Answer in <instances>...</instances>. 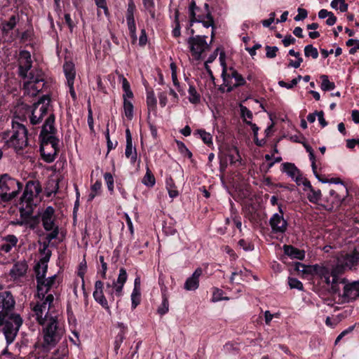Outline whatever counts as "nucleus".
I'll return each mask as SVG.
<instances>
[{
    "instance_id": "1a4fd4ad",
    "label": "nucleus",
    "mask_w": 359,
    "mask_h": 359,
    "mask_svg": "<svg viewBox=\"0 0 359 359\" xmlns=\"http://www.w3.org/2000/svg\"><path fill=\"white\" fill-rule=\"evenodd\" d=\"M52 252L48 250L44 257L40 259L39 262L34 266V272L36 273V283L39 285H43L45 278L48 271V262H49Z\"/></svg>"
},
{
    "instance_id": "aec40b11",
    "label": "nucleus",
    "mask_w": 359,
    "mask_h": 359,
    "mask_svg": "<svg viewBox=\"0 0 359 359\" xmlns=\"http://www.w3.org/2000/svg\"><path fill=\"white\" fill-rule=\"evenodd\" d=\"M232 76H233V79H235V83L233 84H232L231 81L230 80L228 82V85H224L225 86H226V93H231L234 89H236L238 88L245 86L247 85L245 79L239 72H235Z\"/></svg>"
},
{
    "instance_id": "39448f33",
    "label": "nucleus",
    "mask_w": 359,
    "mask_h": 359,
    "mask_svg": "<svg viewBox=\"0 0 359 359\" xmlns=\"http://www.w3.org/2000/svg\"><path fill=\"white\" fill-rule=\"evenodd\" d=\"M12 130V135L6 144L8 147L14 148L16 151H22L28 144L27 129L23 124L13 121Z\"/></svg>"
},
{
    "instance_id": "de8ad7c7",
    "label": "nucleus",
    "mask_w": 359,
    "mask_h": 359,
    "mask_svg": "<svg viewBox=\"0 0 359 359\" xmlns=\"http://www.w3.org/2000/svg\"><path fill=\"white\" fill-rule=\"evenodd\" d=\"M288 285L291 289H297L299 291L304 290L302 283L296 278L289 277Z\"/></svg>"
},
{
    "instance_id": "bb28decb",
    "label": "nucleus",
    "mask_w": 359,
    "mask_h": 359,
    "mask_svg": "<svg viewBox=\"0 0 359 359\" xmlns=\"http://www.w3.org/2000/svg\"><path fill=\"white\" fill-rule=\"evenodd\" d=\"M142 182L147 187H153L156 184L155 177L148 166H147L146 173Z\"/></svg>"
},
{
    "instance_id": "338daca9",
    "label": "nucleus",
    "mask_w": 359,
    "mask_h": 359,
    "mask_svg": "<svg viewBox=\"0 0 359 359\" xmlns=\"http://www.w3.org/2000/svg\"><path fill=\"white\" fill-rule=\"evenodd\" d=\"M348 261L352 266H357L359 264V252L354 250L348 257Z\"/></svg>"
},
{
    "instance_id": "f257e3e1",
    "label": "nucleus",
    "mask_w": 359,
    "mask_h": 359,
    "mask_svg": "<svg viewBox=\"0 0 359 359\" xmlns=\"http://www.w3.org/2000/svg\"><path fill=\"white\" fill-rule=\"evenodd\" d=\"M55 121V114L52 113L45 120L39 137L41 142L39 149L41 156L43 160L48 163L55 161L60 151V140L55 135L57 133Z\"/></svg>"
},
{
    "instance_id": "37998d69",
    "label": "nucleus",
    "mask_w": 359,
    "mask_h": 359,
    "mask_svg": "<svg viewBox=\"0 0 359 359\" xmlns=\"http://www.w3.org/2000/svg\"><path fill=\"white\" fill-rule=\"evenodd\" d=\"M235 72H238L233 67H228L226 66V75L224 77L223 76V70L222 71L221 77L222 79V81L224 82V85H228V82L233 79V74Z\"/></svg>"
},
{
    "instance_id": "680f3d73",
    "label": "nucleus",
    "mask_w": 359,
    "mask_h": 359,
    "mask_svg": "<svg viewBox=\"0 0 359 359\" xmlns=\"http://www.w3.org/2000/svg\"><path fill=\"white\" fill-rule=\"evenodd\" d=\"M219 170L221 172H224L227 168L228 159H227L226 156H225L224 155L223 151H222L221 150L219 151Z\"/></svg>"
},
{
    "instance_id": "5fc2aeb1",
    "label": "nucleus",
    "mask_w": 359,
    "mask_h": 359,
    "mask_svg": "<svg viewBox=\"0 0 359 359\" xmlns=\"http://www.w3.org/2000/svg\"><path fill=\"white\" fill-rule=\"evenodd\" d=\"M238 244L245 251H252L255 248V245L252 242L245 239L239 240Z\"/></svg>"
},
{
    "instance_id": "f03ea898",
    "label": "nucleus",
    "mask_w": 359,
    "mask_h": 359,
    "mask_svg": "<svg viewBox=\"0 0 359 359\" xmlns=\"http://www.w3.org/2000/svg\"><path fill=\"white\" fill-rule=\"evenodd\" d=\"M1 331L6 338L7 345L12 344L22 324V319L19 314L8 313L5 311H0Z\"/></svg>"
},
{
    "instance_id": "cd10ccee",
    "label": "nucleus",
    "mask_w": 359,
    "mask_h": 359,
    "mask_svg": "<svg viewBox=\"0 0 359 359\" xmlns=\"http://www.w3.org/2000/svg\"><path fill=\"white\" fill-rule=\"evenodd\" d=\"M157 100L153 90H147V104L149 111H156Z\"/></svg>"
},
{
    "instance_id": "4be33fe9",
    "label": "nucleus",
    "mask_w": 359,
    "mask_h": 359,
    "mask_svg": "<svg viewBox=\"0 0 359 359\" xmlns=\"http://www.w3.org/2000/svg\"><path fill=\"white\" fill-rule=\"evenodd\" d=\"M281 171L285 172L292 179H294L297 174H299V169L292 163H283L281 165Z\"/></svg>"
},
{
    "instance_id": "e2e57ef3",
    "label": "nucleus",
    "mask_w": 359,
    "mask_h": 359,
    "mask_svg": "<svg viewBox=\"0 0 359 359\" xmlns=\"http://www.w3.org/2000/svg\"><path fill=\"white\" fill-rule=\"evenodd\" d=\"M42 120L43 119L41 118V116H39L37 114V109L33 108L32 115L30 116V123L32 125H37L40 123L42 121Z\"/></svg>"
},
{
    "instance_id": "a211bd4d",
    "label": "nucleus",
    "mask_w": 359,
    "mask_h": 359,
    "mask_svg": "<svg viewBox=\"0 0 359 359\" xmlns=\"http://www.w3.org/2000/svg\"><path fill=\"white\" fill-rule=\"evenodd\" d=\"M283 252L285 255L291 259H297L302 261L305 258V251L298 249L292 245H284Z\"/></svg>"
},
{
    "instance_id": "423d86ee",
    "label": "nucleus",
    "mask_w": 359,
    "mask_h": 359,
    "mask_svg": "<svg viewBox=\"0 0 359 359\" xmlns=\"http://www.w3.org/2000/svg\"><path fill=\"white\" fill-rule=\"evenodd\" d=\"M206 39L207 36L205 35H196L190 36L187 39L190 52L196 60H201L203 58L202 54L205 50L210 49V46L208 44Z\"/></svg>"
},
{
    "instance_id": "393cba45",
    "label": "nucleus",
    "mask_w": 359,
    "mask_h": 359,
    "mask_svg": "<svg viewBox=\"0 0 359 359\" xmlns=\"http://www.w3.org/2000/svg\"><path fill=\"white\" fill-rule=\"evenodd\" d=\"M64 72L67 82H72L75 79V69L72 62H65L63 66Z\"/></svg>"
},
{
    "instance_id": "c756f323",
    "label": "nucleus",
    "mask_w": 359,
    "mask_h": 359,
    "mask_svg": "<svg viewBox=\"0 0 359 359\" xmlns=\"http://www.w3.org/2000/svg\"><path fill=\"white\" fill-rule=\"evenodd\" d=\"M126 147L125 151V155L127 158H130L133 155L134 150L133 147L132 136L129 128L126 130Z\"/></svg>"
},
{
    "instance_id": "774afa93",
    "label": "nucleus",
    "mask_w": 359,
    "mask_h": 359,
    "mask_svg": "<svg viewBox=\"0 0 359 359\" xmlns=\"http://www.w3.org/2000/svg\"><path fill=\"white\" fill-rule=\"evenodd\" d=\"M56 278H57L56 275L52 276L51 277H49L48 279L45 278V283L43 284V287H46V290L47 291L49 292L50 290L51 289V287L54 285Z\"/></svg>"
},
{
    "instance_id": "49530a36",
    "label": "nucleus",
    "mask_w": 359,
    "mask_h": 359,
    "mask_svg": "<svg viewBox=\"0 0 359 359\" xmlns=\"http://www.w3.org/2000/svg\"><path fill=\"white\" fill-rule=\"evenodd\" d=\"M132 309H135L141 302V292L138 290L133 289L131 294Z\"/></svg>"
},
{
    "instance_id": "4468645a",
    "label": "nucleus",
    "mask_w": 359,
    "mask_h": 359,
    "mask_svg": "<svg viewBox=\"0 0 359 359\" xmlns=\"http://www.w3.org/2000/svg\"><path fill=\"white\" fill-rule=\"evenodd\" d=\"M342 297L347 302H354L359 298V280L345 285Z\"/></svg>"
},
{
    "instance_id": "8fccbe9b",
    "label": "nucleus",
    "mask_w": 359,
    "mask_h": 359,
    "mask_svg": "<svg viewBox=\"0 0 359 359\" xmlns=\"http://www.w3.org/2000/svg\"><path fill=\"white\" fill-rule=\"evenodd\" d=\"M104 179L106 182L107 189L111 194L114 192V177L110 172H105Z\"/></svg>"
},
{
    "instance_id": "9b49d317",
    "label": "nucleus",
    "mask_w": 359,
    "mask_h": 359,
    "mask_svg": "<svg viewBox=\"0 0 359 359\" xmlns=\"http://www.w3.org/2000/svg\"><path fill=\"white\" fill-rule=\"evenodd\" d=\"M55 212V209L52 206H48L41 212L42 226L46 231H49L53 227L58 226L56 224Z\"/></svg>"
},
{
    "instance_id": "9d476101",
    "label": "nucleus",
    "mask_w": 359,
    "mask_h": 359,
    "mask_svg": "<svg viewBox=\"0 0 359 359\" xmlns=\"http://www.w3.org/2000/svg\"><path fill=\"white\" fill-rule=\"evenodd\" d=\"M18 74L22 79H27L29 76V71L32 67L31 54L28 50H22L19 53Z\"/></svg>"
},
{
    "instance_id": "20e7f679",
    "label": "nucleus",
    "mask_w": 359,
    "mask_h": 359,
    "mask_svg": "<svg viewBox=\"0 0 359 359\" xmlns=\"http://www.w3.org/2000/svg\"><path fill=\"white\" fill-rule=\"evenodd\" d=\"M62 333L57 320L52 318L43 330V341L41 344L43 351L47 352L55 347L61 339Z\"/></svg>"
},
{
    "instance_id": "dca6fc26",
    "label": "nucleus",
    "mask_w": 359,
    "mask_h": 359,
    "mask_svg": "<svg viewBox=\"0 0 359 359\" xmlns=\"http://www.w3.org/2000/svg\"><path fill=\"white\" fill-rule=\"evenodd\" d=\"M15 304V302L11 291L0 292L1 311H5L8 313L14 308Z\"/></svg>"
},
{
    "instance_id": "864d4df0",
    "label": "nucleus",
    "mask_w": 359,
    "mask_h": 359,
    "mask_svg": "<svg viewBox=\"0 0 359 359\" xmlns=\"http://www.w3.org/2000/svg\"><path fill=\"white\" fill-rule=\"evenodd\" d=\"M68 353V348L66 345L60 346L58 349L55 350L53 353L55 359L63 358Z\"/></svg>"
},
{
    "instance_id": "58836bf2",
    "label": "nucleus",
    "mask_w": 359,
    "mask_h": 359,
    "mask_svg": "<svg viewBox=\"0 0 359 359\" xmlns=\"http://www.w3.org/2000/svg\"><path fill=\"white\" fill-rule=\"evenodd\" d=\"M41 222V212H39L36 215H32L29 219L26 221L27 225H28L30 229H35Z\"/></svg>"
},
{
    "instance_id": "c03bdc74",
    "label": "nucleus",
    "mask_w": 359,
    "mask_h": 359,
    "mask_svg": "<svg viewBox=\"0 0 359 359\" xmlns=\"http://www.w3.org/2000/svg\"><path fill=\"white\" fill-rule=\"evenodd\" d=\"M177 145L179 149V151L181 154H182L184 157H187L193 161L192 153L189 150L187 146L181 141H177Z\"/></svg>"
},
{
    "instance_id": "7c9ffc66",
    "label": "nucleus",
    "mask_w": 359,
    "mask_h": 359,
    "mask_svg": "<svg viewBox=\"0 0 359 359\" xmlns=\"http://www.w3.org/2000/svg\"><path fill=\"white\" fill-rule=\"evenodd\" d=\"M233 151L235 154L238 156L239 158H241L238 150L236 147H228L226 149L225 152H223L224 155L226 156V158L229 159L231 164H234L238 159H236L234 154L232 153Z\"/></svg>"
},
{
    "instance_id": "b1692460",
    "label": "nucleus",
    "mask_w": 359,
    "mask_h": 359,
    "mask_svg": "<svg viewBox=\"0 0 359 359\" xmlns=\"http://www.w3.org/2000/svg\"><path fill=\"white\" fill-rule=\"evenodd\" d=\"M22 205H24V203ZM32 205H33V204H32L30 205V207L27 206V203H25V208L23 206L20 208V217L22 219V222L19 223L20 225H22L23 224H25L26 221L29 219L31 218V217L32 216V213H33Z\"/></svg>"
},
{
    "instance_id": "603ef678",
    "label": "nucleus",
    "mask_w": 359,
    "mask_h": 359,
    "mask_svg": "<svg viewBox=\"0 0 359 359\" xmlns=\"http://www.w3.org/2000/svg\"><path fill=\"white\" fill-rule=\"evenodd\" d=\"M135 10L136 6L133 0H129L126 11V20L135 19L134 13Z\"/></svg>"
},
{
    "instance_id": "69168bd1",
    "label": "nucleus",
    "mask_w": 359,
    "mask_h": 359,
    "mask_svg": "<svg viewBox=\"0 0 359 359\" xmlns=\"http://www.w3.org/2000/svg\"><path fill=\"white\" fill-rule=\"evenodd\" d=\"M197 22H201L204 27H212V29H216V26L214 21H208L205 20L204 15H199V20Z\"/></svg>"
},
{
    "instance_id": "3c124183",
    "label": "nucleus",
    "mask_w": 359,
    "mask_h": 359,
    "mask_svg": "<svg viewBox=\"0 0 359 359\" xmlns=\"http://www.w3.org/2000/svg\"><path fill=\"white\" fill-rule=\"evenodd\" d=\"M50 97L48 95H44L39 100L34 103L33 108L38 109L40 105H50Z\"/></svg>"
},
{
    "instance_id": "2f4dec72",
    "label": "nucleus",
    "mask_w": 359,
    "mask_h": 359,
    "mask_svg": "<svg viewBox=\"0 0 359 359\" xmlns=\"http://www.w3.org/2000/svg\"><path fill=\"white\" fill-rule=\"evenodd\" d=\"M123 110L128 120H132L134 115V107L133 103L126 98L123 100Z\"/></svg>"
},
{
    "instance_id": "0e129e2a",
    "label": "nucleus",
    "mask_w": 359,
    "mask_h": 359,
    "mask_svg": "<svg viewBox=\"0 0 359 359\" xmlns=\"http://www.w3.org/2000/svg\"><path fill=\"white\" fill-rule=\"evenodd\" d=\"M145 10L149 13L150 17L152 20L156 19V10H155V3L152 2L150 4L143 5Z\"/></svg>"
},
{
    "instance_id": "0eeeda50",
    "label": "nucleus",
    "mask_w": 359,
    "mask_h": 359,
    "mask_svg": "<svg viewBox=\"0 0 359 359\" xmlns=\"http://www.w3.org/2000/svg\"><path fill=\"white\" fill-rule=\"evenodd\" d=\"M41 191V186L38 180L28 181L20 197V204L27 203V206L30 207L33 204L34 197L37 196Z\"/></svg>"
},
{
    "instance_id": "a19ab883",
    "label": "nucleus",
    "mask_w": 359,
    "mask_h": 359,
    "mask_svg": "<svg viewBox=\"0 0 359 359\" xmlns=\"http://www.w3.org/2000/svg\"><path fill=\"white\" fill-rule=\"evenodd\" d=\"M304 55L306 57H312L313 59H317L318 57V51L316 48L313 47V45L309 44L304 47Z\"/></svg>"
},
{
    "instance_id": "79ce46f5",
    "label": "nucleus",
    "mask_w": 359,
    "mask_h": 359,
    "mask_svg": "<svg viewBox=\"0 0 359 359\" xmlns=\"http://www.w3.org/2000/svg\"><path fill=\"white\" fill-rule=\"evenodd\" d=\"M169 311V302L165 294L162 295V303L158 309V313L161 316L166 314Z\"/></svg>"
},
{
    "instance_id": "ddd939ff",
    "label": "nucleus",
    "mask_w": 359,
    "mask_h": 359,
    "mask_svg": "<svg viewBox=\"0 0 359 359\" xmlns=\"http://www.w3.org/2000/svg\"><path fill=\"white\" fill-rule=\"evenodd\" d=\"M27 79H29L28 83H32L31 88L36 92L41 91L46 85L43 73L41 70L29 72Z\"/></svg>"
},
{
    "instance_id": "473e14b6",
    "label": "nucleus",
    "mask_w": 359,
    "mask_h": 359,
    "mask_svg": "<svg viewBox=\"0 0 359 359\" xmlns=\"http://www.w3.org/2000/svg\"><path fill=\"white\" fill-rule=\"evenodd\" d=\"M309 191V192L307 194L308 200L313 204H317L322 196L320 190H316L314 188H313Z\"/></svg>"
},
{
    "instance_id": "7ed1b4c3",
    "label": "nucleus",
    "mask_w": 359,
    "mask_h": 359,
    "mask_svg": "<svg viewBox=\"0 0 359 359\" xmlns=\"http://www.w3.org/2000/svg\"><path fill=\"white\" fill-rule=\"evenodd\" d=\"M23 184L11 177L8 174H4L0 177V189L2 193L0 195L3 202H10L14 199L22 189Z\"/></svg>"
},
{
    "instance_id": "a878e982",
    "label": "nucleus",
    "mask_w": 359,
    "mask_h": 359,
    "mask_svg": "<svg viewBox=\"0 0 359 359\" xmlns=\"http://www.w3.org/2000/svg\"><path fill=\"white\" fill-rule=\"evenodd\" d=\"M194 135H199L202 139L204 144L208 147H212L213 145L212 137L210 133H207L203 129H198L194 132Z\"/></svg>"
},
{
    "instance_id": "052dcab7",
    "label": "nucleus",
    "mask_w": 359,
    "mask_h": 359,
    "mask_svg": "<svg viewBox=\"0 0 359 359\" xmlns=\"http://www.w3.org/2000/svg\"><path fill=\"white\" fill-rule=\"evenodd\" d=\"M266 57L268 58H274L276 57L277 52L278 51V48L277 46H266Z\"/></svg>"
},
{
    "instance_id": "4c0bfd02",
    "label": "nucleus",
    "mask_w": 359,
    "mask_h": 359,
    "mask_svg": "<svg viewBox=\"0 0 359 359\" xmlns=\"http://www.w3.org/2000/svg\"><path fill=\"white\" fill-rule=\"evenodd\" d=\"M97 9H102L106 17L110 16V13L107 6V0H93ZM100 12L97 10V15L100 16Z\"/></svg>"
},
{
    "instance_id": "6e6552de",
    "label": "nucleus",
    "mask_w": 359,
    "mask_h": 359,
    "mask_svg": "<svg viewBox=\"0 0 359 359\" xmlns=\"http://www.w3.org/2000/svg\"><path fill=\"white\" fill-rule=\"evenodd\" d=\"M278 210L280 214H273L269 219V224L273 233H284L287 231L288 223L287 220L283 218V210L281 204L278 205Z\"/></svg>"
},
{
    "instance_id": "a18cd8bd",
    "label": "nucleus",
    "mask_w": 359,
    "mask_h": 359,
    "mask_svg": "<svg viewBox=\"0 0 359 359\" xmlns=\"http://www.w3.org/2000/svg\"><path fill=\"white\" fill-rule=\"evenodd\" d=\"M294 270L298 272H302L304 275L311 276V265H305L304 264L300 262H295Z\"/></svg>"
},
{
    "instance_id": "c85d7f7f",
    "label": "nucleus",
    "mask_w": 359,
    "mask_h": 359,
    "mask_svg": "<svg viewBox=\"0 0 359 359\" xmlns=\"http://www.w3.org/2000/svg\"><path fill=\"white\" fill-rule=\"evenodd\" d=\"M188 92L189 94V100L191 104H196L201 102V95L194 85L189 84Z\"/></svg>"
},
{
    "instance_id": "6ab92c4d",
    "label": "nucleus",
    "mask_w": 359,
    "mask_h": 359,
    "mask_svg": "<svg viewBox=\"0 0 359 359\" xmlns=\"http://www.w3.org/2000/svg\"><path fill=\"white\" fill-rule=\"evenodd\" d=\"M118 327L120 328L119 332L115 337L114 342V351L115 354L117 355L118 350L123 343V340L126 339V334L128 332V328L124 325L123 323H118Z\"/></svg>"
},
{
    "instance_id": "13d9d810",
    "label": "nucleus",
    "mask_w": 359,
    "mask_h": 359,
    "mask_svg": "<svg viewBox=\"0 0 359 359\" xmlns=\"http://www.w3.org/2000/svg\"><path fill=\"white\" fill-rule=\"evenodd\" d=\"M49 233L46 234L45 239L48 240V241H52L54 239L57 238L58 235L60 233V228L59 226L53 227V229L48 231Z\"/></svg>"
},
{
    "instance_id": "bf43d9fd",
    "label": "nucleus",
    "mask_w": 359,
    "mask_h": 359,
    "mask_svg": "<svg viewBox=\"0 0 359 359\" xmlns=\"http://www.w3.org/2000/svg\"><path fill=\"white\" fill-rule=\"evenodd\" d=\"M128 278V274L126 270L124 268H121L119 269V274L117 278L116 283L121 284L124 285Z\"/></svg>"
},
{
    "instance_id": "c9c22d12",
    "label": "nucleus",
    "mask_w": 359,
    "mask_h": 359,
    "mask_svg": "<svg viewBox=\"0 0 359 359\" xmlns=\"http://www.w3.org/2000/svg\"><path fill=\"white\" fill-rule=\"evenodd\" d=\"M309 160L311 162L312 170H313V172L314 175L316 176V177L320 182H321L323 183H327V181L321 179V175H320L318 174V172H317V166H316V156H315L313 151L309 154Z\"/></svg>"
},
{
    "instance_id": "09e8293b",
    "label": "nucleus",
    "mask_w": 359,
    "mask_h": 359,
    "mask_svg": "<svg viewBox=\"0 0 359 359\" xmlns=\"http://www.w3.org/2000/svg\"><path fill=\"white\" fill-rule=\"evenodd\" d=\"M355 328V325H351V326H349L347 329L344 330V331H342L339 335L338 337H337L335 341H334V344L337 345L338 343H339V341L346 337L347 339L349 338V335L351 334L352 332L353 331Z\"/></svg>"
},
{
    "instance_id": "e433bc0d",
    "label": "nucleus",
    "mask_w": 359,
    "mask_h": 359,
    "mask_svg": "<svg viewBox=\"0 0 359 359\" xmlns=\"http://www.w3.org/2000/svg\"><path fill=\"white\" fill-rule=\"evenodd\" d=\"M224 291L218 287H213L212 297L211 301L217 302L222 300H229L228 297H224Z\"/></svg>"
},
{
    "instance_id": "5701e85b",
    "label": "nucleus",
    "mask_w": 359,
    "mask_h": 359,
    "mask_svg": "<svg viewBox=\"0 0 359 359\" xmlns=\"http://www.w3.org/2000/svg\"><path fill=\"white\" fill-rule=\"evenodd\" d=\"M165 187L168 190V195L171 198H175L179 195L174 180L171 176L167 177L165 179Z\"/></svg>"
},
{
    "instance_id": "f8f14e48",
    "label": "nucleus",
    "mask_w": 359,
    "mask_h": 359,
    "mask_svg": "<svg viewBox=\"0 0 359 359\" xmlns=\"http://www.w3.org/2000/svg\"><path fill=\"white\" fill-rule=\"evenodd\" d=\"M93 296L97 304L105 309L108 313H111L110 307L104 294V283L102 280H98L95 281Z\"/></svg>"
},
{
    "instance_id": "412c9836",
    "label": "nucleus",
    "mask_w": 359,
    "mask_h": 359,
    "mask_svg": "<svg viewBox=\"0 0 359 359\" xmlns=\"http://www.w3.org/2000/svg\"><path fill=\"white\" fill-rule=\"evenodd\" d=\"M19 21L18 15H12L8 20H4L1 22L2 32L4 34H8L10 31L13 30L18 22Z\"/></svg>"
},
{
    "instance_id": "6e6d98bb",
    "label": "nucleus",
    "mask_w": 359,
    "mask_h": 359,
    "mask_svg": "<svg viewBox=\"0 0 359 359\" xmlns=\"http://www.w3.org/2000/svg\"><path fill=\"white\" fill-rule=\"evenodd\" d=\"M240 111H241V116L244 121V119L248 118V119H252L253 114L252 112L245 106L243 104H240Z\"/></svg>"
},
{
    "instance_id": "ea45409f",
    "label": "nucleus",
    "mask_w": 359,
    "mask_h": 359,
    "mask_svg": "<svg viewBox=\"0 0 359 359\" xmlns=\"http://www.w3.org/2000/svg\"><path fill=\"white\" fill-rule=\"evenodd\" d=\"M244 123L246 125L250 126L253 132V136L255 144L259 147L262 146V141H259L257 138L258 131L259 129V127L255 123H253L252 122H251L250 121H248L247 119H244Z\"/></svg>"
},
{
    "instance_id": "f3484780",
    "label": "nucleus",
    "mask_w": 359,
    "mask_h": 359,
    "mask_svg": "<svg viewBox=\"0 0 359 359\" xmlns=\"http://www.w3.org/2000/svg\"><path fill=\"white\" fill-rule=\"evenodd\" d=\"M28 269V265L25 262H17L10 270L9 276L14 281L24 277Z\"/></svg>"
},
{
    "instance_id": "72a5a7b5",
    "label": "nucleus",
    "mask_w": 359,
    "mask_h": 359,
    "mask_svg": "<svg viewBox=\"0 0 359 359\" xmlns=\"http://www.w3.org/2000/svg\"><path fill=\"white\" fill-rule=\"evenodd\" d=\"M320 79H322L321 89L323 91H330L335 88V84L329 80L327 75H321Z\"/></svg>"
},
{
    "instance_id": "4d7b16f0",
    "label": "nucleus",
    "mask_w": 359,
    "mask_h": 359,
    "mask_svg": "<svg viewBox=\"0 0 359 359\" xmlns=\"http://www.w3.org/2000/svg\"><path fill=\"white\" fill-rule=\"evenodd\" d=\"M99 261L100 262L102 269L100 271H98L97 273H100L101 277L103 279H106V278H107V269L108 268H107V262H104V257L103 255H100L99 256Z\"/></svg>"
},
{
    "instance_id": "2eb2a0df",
    "label": "nucleus",
    "mask_w": 359,
    "mask_h": 359,
    "mask_svg": "<svg viewBox=\"0 0 359 359\" xmlns=\"http://www.w3.org/2000/svg\"><path fill=\"white\" fill-rule=\"evenodd\" d=\"M203 274V269L198 267L192 275L189 277L184 285V288L188 291H195L199 287V278Z\"/></svg>"
},
{
    "instance_id": "f704fd0d",
    "label": "nucleus",
    "mask_w": 359,
    "mask_h": 359,
    "mask_svg": "<svg viewBox=\"0 0 359 359\" xmlns=\"http://www.w3.org/2000/svg\"><path fill=\"white\" fill-rule=\"evenodd\" d=\"M180 11L178 9H176L175 11V19L174 22L175 24V27L172 29V36L175 38H177L180 36L181 35V27H180Z\"/></svg>"
}]
</instances>
